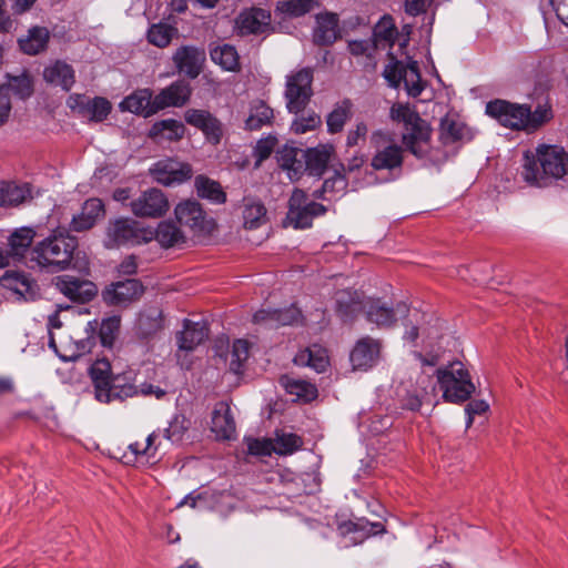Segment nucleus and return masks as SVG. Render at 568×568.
Instances as JSON below:
<instances>
[{
    "label": "nucleus",
    "mask_w": 568,
    "mask_h": 568,
    "mask_svg": "<svg viewBox=\"0 0 568 568\" xmlns=\"http://www.w3.org/2000/svg\"><path fill=\"white\" fill-rule=\"evenodd\" d=\"M90 377L94 387V398L103 404L113 400L122 402L138 395H153L158 399L165 395V390L152 384L143 383L140 387L136 386L132 372L113 375L111 364L105 358L98 359L92 364Z\"/></svg>",
    "instance_id": "nucleus-1"
},
{
    "label": "nucleus",
    "mask_w": 568,
    "mask_h": 568,
    "mask_svg": "<svg viewBox=\"0 0 568 568\" xmlns=\"http://www.w3.org/2000/svg\"><path fill=\"white\" fill-rule=\"evenodd\" d=\"M568 173V152L560 145L538 144L524 152L520 176L529 186L549 187Z\"/></svg>",
    "instance_id": "nucleus-2"
},
{
    "label": "nucleus",
    "mask_w": 568,
    "mask_h": 568,
    "mask_svg": "<svg viewBox=\"0 0 568 568\" xmlns=\"http://www.w3.org/2000/svg\"><path fill=\"white\" fill-rule=\"evenodd\" d=\"M78 240L63 232H54L37 243L30 252V261L40 268L60 272L70 267Z\"/></svg>",
    "instance_id": "nucleus-3"
},
{
    "label": "nucleus",
    "mask_w": 568,
    "mask_h": 568,
    "mask_svg": "<svg viewBox=\"0 0 568 568\" xmlns=\"http://www.w3.org/2000/svg\"><path fill=\"white\" fill-rule=\"evenodd\" d=\"M389 114L393 121L404 124L402 140L405 148L416 158H424L430 139V129L426 121L408 104H394Z\"/></svg>",
    "instance_id": "nucleus-4"
},
{
    "label": "nucleus",
    "mask_w": 568,
    "mask_h": 568,
    "mask_svg": "<svg viewBox=\"0 0 568 568\" xmlns=\"http://www.w3.org/2000/svg\"><path fill=\"white\" fill-rule=\"evenodd\" d=\"M436 376L446 402H465L475 392L468 371L459 362L436 369Z\"/></svg>",
    "instance_id": "nucleus-5"
},
{
    "label": "nucleus",
    "mask_w": 568,
    "mask_h": 568,
    "mask_svg": "<svg viewBox=\"0 0 568 568\" xmlns=\"http://www.w3.org/2000/svg\"><path fill=\"white\" fill-rule=\"evenodd\" d=\"M153 240V230L143 227L130 217L110 221L106 227L105 246L108 248L139 245Z\"/></svg>",
    "instance_id": "nucleus-6"
},
{
    "label": "nucleus",
    "mask_w": 568,
    "mask_h": 568,
    "mask_svg": "<svg viewBox=\"0 0 568 568\" xmlns=\"http://www.w3.org/2000/svg\"><path fill=\"white\" fill-rule=\"evenodd\" d=\"M313 70L302 68L286 75L284 98L290 113L304 111L313 95Z\"/></svg>",
    "instance_id": "nucleus-7"
},
{
    "label": "nucleus",
    "mask_w": 568,
    "mask_h": 568,
    "mask_svg": "<svg viewBox=\"0 0 568 568\" xmlns=\"http://www.w3.org/2000/svg\"><path fill=\"white\" fill-rule=\"evenodd\" d=\"M384 77L393 88H397L400 82H404L408 95L413 98L420 95L425 88L418 63L410 58L407 63L392 58L384 69Z\"/></svg>",
    "instance_id": "nucleus-8"
},
{
    "label": "nucleus",
    "mask_w": 568,
    "mask_h": 568,
    "mask_svg": "<svg viewBox=\"0 0 568 568\" xmlns=\"http://www.w3.org/2000/svg\"><path fill=\"white\" fill-rule=\"evenodd\" d=\"M371 140L375 148V154L371 162L373 169L393 170L402 166L404 149L389 134L376 131L372 134Z\"/></svg>",
    "instance_id": "nucleus-9"
},
{
    "label": "nucleus",
    "mask_w": 568,
    "mask_h": 568,
    "mask_svg": "<svg viewBox=\"0 0 568 568\" xmlns=\"http://www.w3.org/2000/svg\"><path fill=\"white\" fill-rule=\"evenodd\" d=\"M326 211L323 204L308 201L305 191L295 189L288 201L287 219L295 229H307L314 217L324 215Z\"/></svg>",
    "instance_id": "nucleus-10"
},
{
    "label": "nucleus",
    "mask_w": 568,
    "mask_h": 568,
    "mask_svg": "<svg viewBox=\"0 0 568 568\" xmlns=\"http://www.w3.org/2000/svg\"><path fill=\"white\" fill-rule=\"evenodd\" d=\"M486 113L503 126L527 132L529 105L511 103L506 100H494L486 104Z\"/></svg>",
    "instance_id": "nucleus-11"
},
{
    "label": "nucleus",
    "mask_w": 568,
    "mask_h": 568,
    "mask_svg": "<svg viewBox=\"0 0 568 568\" xmlns=\"http://www.w3.org/2000/svg\"><path fill=\"white\" fill-rule=\"evenodd\" d=\"M178 222L189 227L194 235L210 234L214 229V222L209 219L201 204L194 200L179 203L174 209Z\"/></svg>",
    "instance_id": "nucleus-12"
},
{
    "label": "nucleus",
    "mask_w": 568,
    "mask_h": 568,
    "mask_svg": "<svg viewBox=\"0 0 568 568\" xmlns=\"http://www.w3.org/2000/svg\"><path fill=\"white\" fill-rule=\"evenodd\" d=\"M149 172L155 182L164 186L181 184L193 175L192 166L189 163L172 158L155 162Z\"/></svg>",
    "instance_id": "nucleus-13"
},
{
    "label": "nucleus",
    "mask_w": 568,
    "mask_h": 568,
    "mask_svg": "<svg viewBox=\"0 0 568 568\" xmlns=\"http://www.w3.org/2000/svg\"><path fill=\"white\" fill-rule=\"evenodd\" d=\"M169 207L166 195L156 187L145 190L130 202V209L138 217H162L166 214Z\"/></svg>",
    "instance_id": "nucleus-14"
},
{
    "label": "nucleus",
    "mask_w": 568,
    "mask_h": 568,
    "mask_svg": "<svg viewBox=\"0 0 568 568\" xmlns=\"http://www.w3.org/2000/svg\"><path fill=\"white\" fill-rule=\"evenodd\" d=\"M67 105L82 118L90 121L102 122L111 112L112 105L105 99L95 97L93 99L84 94H71L67 100Z\"/></svg>",
    "instance_id": "nucleus-15"
},
{
    "label": "nucleus",
    "mask_w": 568,
    "mask_h": 568,
    "mask_svg": "<svg viewBox=\"0 0 568 568\" xmlns=\"http://www.w3.org/2000/svg\"><path fill=\"white\" fill-rule=\"evenodd\" d=\"M364 312L368 322L379 327H389L396 322V316L405 317L409 310L405 303H398L395 308L388 306L381 298L368 297L364 304Z\"/></svg>",
    "instance_id": "nucleus-16"
},
{
    "label": "nucleus",
    "mask_w": 568,
    "mask_h": 568,
    "mask_svg": "<svg viewBox=\"0 0 568 568\" xmlns=\"http://www.w3.org/2000/svg\"><path fill=\"white\" fill-rule=\"evenodd\" d=\"M206 54L204 49L195 45H181L172 55V61L179 73L189 79H195L202 72Z\"/></svg>",
    "instance_id": "nucleus-17"
},
{
    "label": "nucleus",
    "mask_w": 568,
    "mask_h": 568,
    "mask_svg": "<svg viewBox=\"0 0 568 568\" xmlns=\"http://www.w3.org/2000/svg\"><path fill=\"white\" fill-rule=\"evenodd\" d=\"M187 124L201 130L207 142L216 145L223 136V124L206 110L189 109L184 113Z\"/></svg>",
    "instance_id": "nucleus-18"
},
{
    "label": "nucleus",
    "mask_w": 568,
    "mask_h": 568,
    "mask_svg": "<svg viewBox=\"0 0 568 568\" xmlns=\"http://www.w3.org/2000/svg\"><path fill=\"white\" fill-rule=\"evenodd\" d=\"M192 88L185 80H176L169 87L162 89L153 98V110L151 112H159L165 108L174 106L180 108L186 104L191 98Z\"/></svg>",
    "instance_id": "nucleus-19"
},
{
    "label": "nucleus",
    "mask_w": 568,
    "mask_h": 568,
    "mask_svg": "<svg viewBox=\"0 0 568 568\" xmlns=\"http://www.w3.org/2000/svg\"><path fill=\"white\" fill-rule=\"evenodd\" d=\"M144 293V287L139 280L130 278L112 283L103 293L108 304L126 306L139 300Z\"/></svg>",
    "instance_id": "nucleus-20"
},
{
    "label": "nucleus",
    "mask_w": 568,
    "mask_h": 568,
    "mask_svg": "<svg viewBox=\"0 0 568 568\" xmlns=\"http://www.w3.org/2000/svg\"><path fill=\"white\" fill-rule=\"evenodd\" d=\"M382 344L378 339L365 336L356 342L351 352V363L354 369L367 371L374 367L381 357Z\"/></svg>",
    "instance_id": "nucleus-21"
},
{
    "label": "nucleus",
    "mask_w": 568,
    "mask_h": 568,
    "mask_svg": "<svg viewBox=\"0 0 568 568\" xmlns=\"http://www.w3.org/2000/svg\"><path fill=\"white\" fill-rule=\"evenodd\" d=\"M55 286L65 297L77 303L90 302L98 293L92 282L68 275L57 277Z\"/></svg>",
    "instance_id": "nucleus-22"
},
{
    "label": "nucleus",
    "mask_w": 568,
    "mask_h": 568,
    "mask_svg": "<svg viewBox=\"0 0 568 568\" xmlns=\"http://www.w3.org/2000/svg\"><path fill=\"white\" fill-rule=\"evenodd\" d=\"M341 536L349 537L353 545L363 542L366 538L375 536L385 531L382 523H371L365 518H356L354 520H346L337 526Z\"/></svg>",
    "instance_id": "nucleus-23"
},
{
    "label": "nucleus",
    "mask_w": 568,
    "mask_h": 568,
    "mask_svg": "<svg viewBox=\"0 0 568 568\" xmlns=\"http://www.w3.org/2000/svg\"><path fill=\"white\" fill-rule=\"evenodd\" d=\"M341 38L339 19L336 13L322 12L315 16L313 41L317 45H331Z\"/></svg>",
    "instance_id": "nucleus-24"
},
{
    "label": "nucleus",
    "mask_w": 568,
    "mask_h": 568,
    "mask_svg": "<svg viewBox=\"0 0 568 568\" xmlns=\"http://www.w3.org/2000/svg\"><path fill=\"white\" fill-rule=\"evenodd\" d=\"M99 326L97 321L89 322L85 326L87 337L80 338L74 343V346L65 352H60L54 336L51 334L49 339V347L54 351V353L63 361V362H74L79 359L87 353H90L93 346L95 345L97 336L95 331Z\"/></svg>",
    "instance_id": "nucleus-25"
},
{
    "label": "nucleus",
    "mask_w": 568,
    "mask_h": 568,
    "mask_svg": "<svg viewBox=\"0 0 568 568\" xmlns=\"http://www.w3.org/2000/svg\"><path fill=\"white\" fill-rule=\"evenodd\" d=\"M368 297L356 290H342L335 294L336 312L344 322L353 321L359 312H364V304Z\"/></svg>",
    "instance_id": "nucleus-26"
},
{
    "label": "nucleus",
    "mask_w": 568,
    "mask_h": 568,
    "mask_svg": "<svg viewBox=\"0 0 568 568\" xmlns=\"http://www.w3.org/2000/svg\"><path fill=\"white\" fill-rule=\"evenodd\" d=\"M301 318V311L295 306L284 310H260L253 315L255 324L264 325L268 328H278L283 325H293Z\"/></svg>",
    "instance_id": "nucleus-27"
},
{
    "label": "nucleus",
    "mask_w": 568,
    "mask_h": 568,
    "mask_svg": "<svg viewBox=\"0 0 568 568\" xmlns=\"http://www.w3.org/2000/svg\"><path fill=\"white\" fill-rule=\"evenodd\" d=\"M211 430L217 439L230 440L235 437L236 426L230 406L219 402L213 409Z\"/></svg>",
    "instance_id": "nucleus-28"
},
{
    "label": "nucleus",
    "mask_w": 568,
    "mask_h": 568,
    "mask_svg": "<svg viewBox=\"0 0 568 568\" xmlns=\"http://www.w3.org/2000/svg\"><path fill=\"white\" fill-rule=\"evenodd\" d=\"M104 215V204L100 199L92 197L84 202L81 212L72 217L70 229L74 232L88 231Z\"/></svg>",
    "instance_id": "nucleus-29"
},
{
    "label": "nucleus",
    "mask_w": 568,
    "mask_h": 568,
    "mask_svg": "<svg viewBox=\"0 0 568 568\" xmlns=\"http://www.w3.org/2000/svg\"><path fill=\"white\" fill-rule=\"evenodd\" d=\"M162 442L161 433L153 432L150 434L144 443H132L129 445L130 452L134 455L135 460L141 464H155L162 456Z\"/></svg>",
    "instance_id": "nucleus-30"
},
{
    "label": "nucleus",
    "mask_w": 568,
    "mask_h": 568,
    "mask_svg": "<svg viewBox=\"0 0 568 568\" xmlns=\"http://www.w3.org/2000/svg\"><path fill=\"white\" fill-rule=\"evenodd\" d=\"M209 335V329L205 323L184 321L183 331L178 335L179 348L190 352L195 349L202 344Z\"/></svg>",
    "instance_id": "nucleus-31"
},
{
    "label": "nucleus",
    "mask_w": 568,
    "mask_h": 568,
    "mask_svg": "<svg viewBox=\"0 0 568 568\" xmlns=\"http://www.w3.org/2000/svg\"><path fill=\"white\" fill-rule=\"evenodd\" d=\"M43 78L48 83L64 91H69L75 82L73 68L60 60L44 68Z\"/></svg>",
    "instance_id": "nucleus-32"
},
{
    "label": "nucleus",
    "mask_w": 568,
    "mask_h": 568,
    "mask_svg": "<svg viewBox=\"0 0 568 568\" xmlns=\"http://www.w3.org/2000/svg\"><path fill=\"white\" fill-rule=\"evenodd\" d=\"M294 363L298 366H307L317 373H322L328 366L327 351L318 344H313L304 349H301L295 355Z\"/></svg>",
    "instance_id": "nucleus-33"
},
{
    "label": "nucleus",
    "mask_w": 568,
    "mask_h": 568,
    "mask_svg": "<svg viewBox=\"0 0 568 568\" xmlns=\"http://www.w3.org/2000/svg\"><path fill=\"white\" fill-rule=\"evenodd\" d=\"M33 197L32 187L29 183H1L0 206H18Z\"/></svg>",
    "instance_id": "nucleus-34"
},
{
    "label": "nucleus",
    "mask_w": 568,
    "mask_h": 568,
    "mask_svg": "<svg viewBox=\"0 0 568 568\" xmlns=\"http://www.w3.org/2000/svg\"><path fill=\"white\" fill-rule=\"evenodd\" d=\"M153 98L154 97H152V91L150 89H140L126 97L121 102L120 106L122 110L129 111L131 113L150 116L156 113L151 112V110L154 108Z\"/></svg>",
    "instance_id": "nucleus-35"
},
{
    "label": "nucleus",
    "mask_w": 568,
    "mask_h": 568,
    "mask_svg": "<svg viewBox=\"0 0 568 568\" xmlns=\"http://www.w3.org/2000/svg\"><path fill=\"white\" fill-rule=\"evenodd\" d=\"M271 16L263 9H252L239 17V28L243 34H256L270 24Z\"/></svg>",
    "instance_id": "nucleus-36"
},
{
    "label": "nucleus",
    "mask_w": 568,
    "mask_h": 568,
    "mask_svg": "<svg viewBox=\"0 0 568 568\" xmlns=\"http://www.w3.org/2000/svg\"><path fill=\"white\" fill-rule=\"evenodd\" d=\"M185 133L182 122L174 119H165L155 122L150 130V138L154 140L179 141Z\"/></svg>",
    "instance_id": "nucleus-37"
},
{
    "label": "nucleus",
    "mask_w": 568,
    "mask_h": 568,
    "mask_svg": "<svg viewBox=\"0 0 568 568\" xmlns=\"http://www.w3.org/2000/svg\"><path fill=\"white\" fill-rule=\"evenodd\" d=\"M304 150L285 148L278 158L280 165L287 171L291 180H298L304 172Z\"/></svg>",
    "instance_id": "nucleus-38"
},
{
    "label": "nucleus",
    "mask_w": 568,
    "mask_h": 568,
    "mask_svg": "<svg viewBox=\"0 0 568 568\" xmlns=\"http://www.w3.org/2000/svg\"><path fill=\"white\" fill-rule=\"evenodd\" d=\"M280 384L288 394L295 395L305 402H310L317 396L315 385L301 378L283 375L280 378Z\"/></svg>",
    "instance_id": "nucleus-39"
},
{
    "label": "nucleus",
    "mask_w": 568,
    "mask_h": 568,
    "mask_svg": "<svg viewBox=\"0 0 568 568\" xmlns=\"http://www.w3.org/2000/svg\"><path fill=\"white\" fill-rule=\"evenodd\" d=\"M274 119V111L264 101H255L250 109L248 118L245 120V129L256 131L265 125H271Z\"/></svg>",
    "instance_id": "nucleus-40"
},
{
    "label": "nucleus",
    "mask_w": 568,
    "mask_h": 568,
    "mask_svg": "<svg viewBox=\"0 0 568 568\" xmlns=\"http://www.w3.org/2000/svg\"><path fill=\"white\" fill-rule=\"evenodd\" d=\"M155 239L162 247L169 248L185 242V236L180 227L172 221H163L159 223L153 231Z\"/></svg>",
    "instance_id": "nucleus-41"
},
{
    "label": "nucleus",
    "mask_w": 568,
    "mask_h": 568,
    "mask_svg": "<svg viewBox=\"0 0 568 568\" xmlns=\"http://www.w3.org/2000/svg\"><path fill=\"white\" fill-rule=\"evenodd\" d=\"M211 59L225 71H237L240 69V57L236 49L231 44H221L211 49Z\"/></svg>",
    "instance_id": "nucleus-42"
},
{
    "label": "nucleus",
    "mask_w": 568,
    "mask_h": 568,
    "mask_svg": "<svg viewBox=\"0 0 568 568\" xmlns=\"http://www.w3.org/2000/svg\"><path fill=\"white\" fill-rule=\"evenodd\" d=\"M34 235L36 232L31 227H21L16 230L9 236V252L7 253L9 257H23L26 252L29 250Z\"/></svg>",
    "instance_id": "nucleus-43"
},
{
    "label": "nucleus",
    "mask_w": 568,
    "mask_h": 568,
    "mask_svg": "<svg viewBox=\"0 0 568 568\" xmlns=\"http://www.w3.org/2000/svg\"><path fill=\"white\" fill-rule=\"evenodd\" d=\"M196 193L202 199H207L214 203L222 204L226 201V194L219 182L204 175H197L194 180Z\"/></svg>",
    "instance_id": "nucleus-44"
},
{
    "label": "nucleus",
    "mask_w": 568,
    "mask_h": 568,
    "mask_svg": "<svg viewBox=\"0 0 568 568\" xmlns=\"http://www.w3.org/2000/svg\"><path fill=\"white\" fill-rule=\"evenodd\" d=\"M274 453L281 456L292 455L300 450L304 444L301 436L294 433L276 430L272 438Z\"/></svg>",
    "instance_id": "nucleus-45"
},
{
    "label": "nucleus",
    "mask_w": 568,
    "mask_h": 568,
    "mask_svg": "<svg viewBox=\"0 0 568 568\" xmlns=\"http://www.w3.org/2000/svg\"><path fill=\"white\" fill-rule=\"evenodd\" d=\"M0 285L20 297H26L31 291L30 277L21 272L7 271L0 277Z\"/></svg>",
    "instance_id": "nucleus-46"
},
{
    "label": "nucleus",
    "mask_w": 568,
    "mask_h": 568,
    "mask_svg": "<svg viewBox=\"0 0 568 568\" xmlns=\"http://www.w3.org/2000/svg\"><path fill=\"white\" fill-rule=\"evenodd\" d=\"M466 125L454 114H447L440 121V138L444 143H454L464 139Z\"/></svg>",
    "instance_id": "nucleus-47"
},
{
    "label": "nucleus",
    "mask_w": 568,
    "mask_h": 568,
    "mask_svg": "<svg viewBox=\"0 0 568 568\" xmlns=\"http://www.w3.org/2000/svg\"><path fill=\"white\" fill-rule=\"evenodd\" d=\"M48 40V30L45 28L36 27L29 31L26 39L19 41V44L24 53L33 55L44 50Z\"/></svg>",
    "instance_id": "nucleus-48"
},
{
    "label": "nucleus",
    "mask_w": 568,
    "mask_h": 568,
    "mask_svg": "<svg viewBox=\"0 0 568 568\" xmlns=\"http://www.w3.org/2000/svg\"><path fill=\"white\" fill-rule=\"evenodd\" d=\"M304 172H307L310 175H321L329 160V153L326 150L321 149H310L304 151Z\"/></svg>",
    "instance_id": "nucleus-49"
},
{
    "label": "nucleus",
    "mask_w": 568,
    "mask_h": 568,
    "mask_svg": "<svg viewBox=\"0 0 568 568\" xmlns=\"http://www.w3.org/2000/svg\"><path fill=\"white\" fill-rule=\"evenodd\" d=\"M178 30L176 28L168 24V23H163V22H159V23H154L152 24L149 30H148V34H146V38H148V41L158 47V48H166L173 37L176 34Z\"/></svg>",
    "instance_id": "nucleus-50"
},
{
    "label": "nucleus",
    "mask_w": 568,
    "mask_h": 568,
    "mask_svg": "<svg viewBox=\"0 0 568 568\" xmlns=\"http://www.w3.org/2000/svg\"><path fill=\"white\" fill-rule=\"evenodd\" d=\"M244 225L256 229L266 221V209L260 201L246 200L243 211Z\"/></svg>",
    "instance_id": "nucleus-51"
},
{
    "label": "nucleus",
    "mask_w": 568,
    "mask_h": 568,
    "mask_svg": "<svg viewBox=\"0 0 568 568\" xmlns=\"http://www.w3.org/2000/svg\"><path fill=\"white\" fill-rule=\"evenodd\" d=\"M352 103L348 100H344L337 104L333 111L327 115L326 124L329 133L341 132L351 118Z\"/></svg>",
    "instance_id": "nucleus-52"
},
{
    "label": "nucleus",
    "mask_w": 568,
    "mask_h": 568,
    "mask_svg": "<svg viewBox=\"0 0 568 568\" xmlns=\"http://www.w3.org/2000/svg\"><path fill=\"white\" fill-rule=\"evenodd\" d=\"M554 118L551 105L546 101L539 103L532 111L529 106V114L527 116V132L531 133L540 129Z\"/></svg>",
    "instance_id": "nucleus-53"
},
{
    "label": "nucleus",
    "mask_w": 568,
    "mask_h": 568,
    "mask_svg": "<svg viewBox=\"0 0 568 568\" xmlns=\"http://www.w3.org/2000/svg\"><path fill=\"white\" fill-rule=\"evenodd\" d=\"M317 0H282L276 3V11L288 17H302L310 12Z\"/></svg>",
    "instance_id": "nucleus-54"
},
{
    "label": "nucleus",
    "mask_w": 568,
    "mask_h": 568,
    "mask_svg": "<svg viewBox=\"0 0 568 568\" xmlns=\"http://www.w3.org/2000/svg\"><path fill=\"white\" fill-rule=\"evenodd\" d=\"M301 114L293 120L291 130L295 134H304L308 131L315 130L322 123L321 116L315 111H302Z\"/></svg>",
    "instance_id": "nucleus-55"
},
{
    "label": "nucleus",
    "mask_w": 568,
    "mask_h": 568,
    "mask_svg": "<svg viewBox=\"0 0 568 568\" xmlns=\"http://www.w3.org/2000/svg\"><path fill=\"white\" fill-rule=\"evenodd\" d=\"M190 428V420L184 415H175L164 429L163 437L172 444L181 443Z\"/></svg>",
    "instance_id": "nucleus-56"
},
{
    "label": "nucleus",
    "mask_w": 568,
    "mask_h": 568,
    "mask_svg": "<svg viewBox=\"0 0 568 568\" xmlns=\"http://www.w3.org/2000/svg\"><path fill=\"white\" fill-rule=\"evenodd\" d=\"M250 355V345L245 339H236L233 343L230 367L231 369L239 374L242 369L243 363L248 358Z\"/></svg>",
    "instance_id": "nucleus-57"
},
{
    "label": "nucleus",
    "mask_w": 568,
    "mask_h": 568,
    "mask_svg": "<svg viewBox=\"0 0 568 568\" xmlns=\"http://www.w3.org/2000/svg\"><path fill=\"white\" fill-rule=\"evenodd\" d=\"M120 328V317L111 316L102 321L99 329V338L103 346H112Z\"/></svg>",
    "instance_id": "nucleus-58"
},
{
    "label": "nucleus",
    "mask_w": 568,
    "mask_h": 568,
    "mask_svg": "<svg viewBox=\"0 0 568 568\" xmlns=\"http://www.w3.org/2000/svg\"><path fill=\"white\" fill-rule=\"evenodd\" d=\"M9 92L12 91L20 99H27L33 93L32 81L29 75L14 77L9 84Z\"/></svg>",
    "instance_id": "nucleus-59"
},
{
    "label": "nucleus",
    "mask_w": 568,
    "mask_h": 568,
    "mask_svg": "<svg viewBox=\"0 0 568 568\" xmlns=\"http://www.w3.org/2000/svg\"><path fill=\"white\" fill-rule=\"evenodd\" d=\"M247 450L255 456H271L274 453L272 438H250L247 439Z\"/></svg>",
    "instance_id": "nucleus-60"
},
{
    "label": "nucleus",
    "mask_w": 568,
    "mask_h": 568,
    "mask_svg": "<svg viewBox=\"0 0 568 568\" xmlns=\"http://www.w3.org/2000/svg\"><path fill=\"white\" fill-rule=\"evenodd\" d=\"M489 408V405L484 399H474L469 402L465 408V412L467 414V422L466 426L470 427L474 423V418L476 415H483L485 414Z\"/></svg>",
    "instance_id": "nucleus-61"
},
{
    "label": "nucleus",
    "mask_w": 568,
    "mask_h": 568,
    "mask_svg": "<svg viewBox=\"0 0 568 568\" xmlns=\"http://www.w3.org/2000/svg\"><path fill=\"white\" fill-rule=\"evenodd\" d=\"M11 99L9 94V88L0 85V126L3 125L11 113Z\"/></svg>",
    "instance_id": "nucleus-62"
},
{
    "label": "nucleus",
    "mask_w": 568,
    "mask_h": 568,
    "mask_svg": "<svg viewBox=\"0 0 568 568\" xmlns=\"http://www.w3.org/2000/svg\"><path fill=\"white\" fill-rule=\"evenodd\" d=\"M395 33L396 28L393 24L390 17H384L375 30V34L385 41H392L395 37Z\"/></svg>",
    "instance_id": "nucleus-63"
},
{
    "label": "nucleus",
    "mask_w": 568,
    "mask_h": 568,
    "mask_svg": "<svg viewBox=\"0 0 568 568\" xmlns=\"http://www.w3.org/2000/svg\"><path fill=\"white\" fill-rule=\"evenodd\" d=\"M433 0H405V12L416 17L425 13L430 7Z\"/></svg>",
    "instance_id": "nucleus-64"
}]
</instances>
